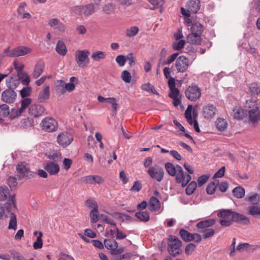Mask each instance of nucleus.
Returning <instances> with one entry per match:
<instances>
[{
	"label": "nucleus",
	"mask_w": 260,
	"mask_h": 260,
	"mask_svg": "<svg viewBox=\"0 0 260 260\" xmlns=\"http://www.w3.org/2000/svg\"><path fill=\"white\" fill-rule=\"evenodd\" d=\"M185 43V42L184 40H179L178 42H175L173 44V48L175 50H179L184 47Z\"/></svg>",
	"instance_id": "obj_58"
},
{
	"label": "nucleus",
	"mask_w": 260,
	"mask_h": 260,
	"mask_svg": "<svg viewBox=\"0 0 260 260\" xmlns=\"http://www.w3.org/2000/svg\"><path fill=\"white\" fill-rule=\"evenodd\" d=\"M28 106V113L31 116L39 117L42 115L45 112L44 107L39 104H30Z\"/></svg>",
	"instance_id": "obj_14"
},
{
	"label": "nucleus",
	"mask_w": 260,
	"mask_h": 260,
	"mask_svg": "<svg viewBox=\"0 0 260 260\" xmlns=\"http://www.w3.org/2000/svg\"><path fill=\"white\" fill-rule=\"evenodd\" d=\"M245 201L250 203L251 205L253 204H259L260 203V194L256 193L251 192L247 194Z\"/></svg>",
	"instance_id": "obj_27"
},
{
	"label": "nucleus",
	"mask_w": 260,
	"mask_h": 260,
	"mask_svg": "<svg viewBox=\"0 0 260 260\" xmlns=\"http://www.w3.org/2000/svg\"><path fill=\"white\" fill-rule=\"evenodd\" d=\"M250 247V245L247 243H242L236 247L237 252H243L247 250Z\"/></svg>",
	"instance_id": "obj_60"
},
{
	"label": "nucleus",
	"mask_w": 260,
	"mask_h": 260,
	"mask_svg": "<svg viewBox=\"0 0 260 260\" xmlns=\"http://www.w3.org/2000/svg\"><path fill=\"white\" fill-rule=\"evenodd\" d=\"M55 49L57 53L62 56H64L67 53L66 46L61 40H59L57 42Z\"/></svg>",
	"instance_id": "obj_32"
},
{
	"label": "nucleus",
	"mask_w": 260,
	"mask_h": 260,
	"mask_svg": "<svg viewBox=\"0 0 260 260\" xmlns=\"http://www.w3.org/2000/svg\"><path fill=\"white\" fill-rule=\"evenodd\" d=\"M147 173L153 179L157 182H161L165 175L163 168L159 166L150 167L147 170Z\"/></svg>",
	"instance_id": "obj_6"
},
{
	"label": "nucleus",
	"mask_w": 260,
	"mask_h": 260,
	"mask_svg": "<svg viewBox=\"0 0 260 260\" xmlns=\"http://www.w3.org/2000/svg\"><path fill=\"white\" fill-rule=\"evenodd\" d=\"M16 93L11 89H7L4 91L2 94V100L7 103H12L14 102Z\"/></svg>",
	"instance_id": "obj_20"
},
{
	"label": "nucleus",
	"mask_w": 260,
	"mask_h": 260,
	"mask_svg": "<svg viewBox=\"0 0 260 260\" xmlns=\"http://www.w3.org/2000/svg\"><path fill=\"white\" fill-rule=\"evenodd\" d=\"M85 204L87 207L92 208V210L98 209V204L94 200L88 199L86 201Z\"/></svg>",
	"instance_id": "obj_61"
},
{
	"label": "nucleus",
	"mask_w": 260,
	"mask_h": 260,
	"mask_svg": "<svg viewBox=\"0 0 260 260\" xmlns=\"http://www.w3.org/2000/svg\"><path fill=\"white\" fill-rule=\"evenodd\" d=\"M191 31L196 34L202 35L203 32V26L200 23H195L191 26Z\"/></svg>",
	"instance_id": "obj_42"
},
{
	"label": "nucleus",
	"mask_w": 260,
	"mask_h": 260,
	"mask_svg": "<svg viewBox=\"0 0 260 260\" xmlns=\"http://www.w3.org/2000/svg\"><path fill=\"white\" fill-rule=\"evenodd\" d=\"M105 246L111 250L112 254H118L121 252V250L117 248V242L114 239H106L104 241Z\"/></svg>",
	"instance_id": "obj_18"
},
{
	"label": "nucleus",
	"mask_w": 260,
	"mask_h": 260,
	"mask_svg": "<svg viewBox=\"0 0 260 260\" xmlns=\"http://www.w3.org/2000/svg\"><path fill=\"white\" fill-rule=\"evenodd\" d=\"M136 216L142 221L146 222L150 219L148 213L146 211H140L136 213Z\"/></svg>",
	"instance_id": "obj_44"
},
{
	"label": "nucleus",
	"mask_w": 260,
	"mask_h": 260,
	"mask_svg": "<svg viewBox=\"0 0 260 260\" xmlns=\"http://www.w3.org/2000/svg\"><path fill=\"white\" fill-rule=\"evenodd\" d=\"M31 100L30 98H26L21 100V106L20 108H14L10 111L8 117L11 119H14L20 116L28 106L31 104Z\"/></svg>",
	"instance_id": "obj_4"
},
{
	"label": "nucleus",
	"mask_w": 260,
	"mask_h": 260,
	"mask_svg": "<svg viewBox=\"0 0 260 260\" xmlns=\"http://www.w3.org/2000/svg\"><path fill=\"white\" fill-rule=\"evenodd\" d=\"M232 217L233 221L237 222H249L248 218H247L246 216L238 213H234L232 215Z\"/></svg>",
	"instance_id": "obj_37"
},
{
	"label": "nucleus",
	"mask_w": 260,
	"mask_h": 260,
	"mask_svg": "<svg viewBox=\"0 0 260 260\" xmlns=\"http://www.w3.org/2000/svg\"><path fill=\"white\" fill-rule=\"evenodd\" d=\"M16 169L18 172L20 174V179L23 177L29 179L33 176L32 172L30 171L28 165L25 162L18 164Z\"/></svg>",
	"instance_id": "obj_13"
},
{
	"label": "nucleus",
	"mask_w": 260,
	"mask_h": 260,
	"mask_svg": "<svg viewBox=\"0 0 260 260\" xmlns=\"http://www.w3.org/2000/svg\"><path fill=\"white\" fill-rule=\"evenodd\" d=\"M50 86L48 84H45L42 90H41L38 96V100L39 102L43 103L48 100L50 97Z\"/></svg>",
	"instance_id": "obj_21"
},
{
	"label": "nucleus",
	"mask_w": 260,
	"mask_h": 260,
	"mask_svg": "<svg viewBox=\"0 0 260 260\" xmlns=\"http://www.w3.org/2000/svg\"><path fill=\"white\" fill-rule=\"evenodd\" d=\"M161 206L159 201L156 197H152L149 200L148 209L152 212H156L160 209Z\"/></svg>",
	"instance_id": "obj_24"
},
{
	"label": "nucleus",
	"mask_w": 260,
	"mask_h": 260,
	"mask_svg": "<svg viewBox=\"0 0 260 260\" xmlns=\"http://www.w3.org/2000/svg\"><path fill=\"white\" fill-rule=\"evenodd\" d=\"M81 180L85 183L90 184H100L103 183L105 181L104 179L99 175H88L84 176L81 178Z\"/></svg>",
	"instance_id": "obj_17"
},
{
	"label": "nucleus",
	"mask_w": 260,
	"mask_h": 260,
	"mask_svg": "<svg viewBox=\"0 0 260 260\" xmlns=\"http://www.w3.org/2000/svg\"><path fill=\"white\" fill-rule=\"evenodd\" d=\"M34 125V120L30 118H26L21 121V126L24 128L32 127Z\"/></svg>",
	"instance_id": "obj_48"
},
{
	"label": "nucleus",
	"mask_w": 260,
	"mask_h": 260,
	"mask_svg": "<svg viewBox=\"0 0 260 260\" xmlns=\"http://www.w3.org/2000/svg\"><path fill=\"white\" fill-rule=\"evenodd\" d=\"M139 29L137 26H132L126 29V36L128 37L135 36L139 32Z\"/></svg>",
	"instance_id": "obj_47"
},
{
	"label": "nucleus",
	"mask_w": 260,
	"mask_h": 260,
	"mask_svg": "<svg viewBox=\"0 0 260 260\" xmlns=\"http://www.w3.org/2000/svg\"><path fill=\"white\" fill-rule=\"evenodd\" d=\"M44 169L50 175H55L59 171V165L54 162H48L44 167Z\"/></svg>",
	"instance_id": "obj_22"
},
{
	"label": "nucleus",
	"mask_w": 260,
	"mask_h": 260,
	"mask_svg": "<svg viewBox=\"0 0 260 260\" xmlns=\"http://www.w3.org/2000/svg\"><path fill=\"white\" fill-rule=\"evenodd\" d=\"M19 81L23 85H28L30 81L29 75L25 72H22L17 74Z\"/></svg>",
	"instance_id": "obj_35"
},
{
	"label": "nucleus",
	"mask_w": 260,
	"mask_h": 260,
	"mask_svg": "<svg viewBox=\"0 0 260 260\" xmlns=\"http://www.w3.org/2000/svg\"><path fill=\"white\" fill-rule=\"evenodd\" d=\"M90 217L91 222H96L99 219L98 209H97L96 210H91V211L90 212Z\"/></svg>",
	"instance_id": "obj_54"
},
{
	"label": "nucleus",
	"mask_w": 260,
	"mask_h": 260,
	"mask_svg": "<svg viewBox=\"0 0 260 260\" xmlns=\"http://www.w3.org/2000/svg\"><path fill=\"white\" fill-rule=\"evenodd\" d=\"M10 113L9 107L6 104L0 105V115L4 117L8 116Z\"/></svg>",
	"instance_id": "obj_51"
},
{
	"label": "nucleus",
	"mask_w": 260,
	"mask_h": 260,
	"mask_svg": "<svg viewBox=\"0 0 260 260\" xmlns=\"http://www.w3.org/2000/svg\"><path fill=\"white\" fill-rule=\"evenodd\" d=\"M186 98L191 101H196L201 95L200 88L196 86H190L185 90Z\"/></svg>",
	"instance_id": "obj_10"
},
{
	"label": "nucleus",
	"mask_w": 260,
	"mask_h": 260,
	"mask_svg": "<svg viewBox=\"0 0 260 260\" xmlns=\"http://www.w3.org/2000/svg\"><path fill=\"white\" fill-rule=\"evenodd\" d=\"M201 35L191 32L187 36V41L189 43L199 45L202 41Z\"/></svg>",
	"instance_id": "obj_30"
},
{
	"label": "nucleus",
	"mask_w": 260,
	"mask_h": 260,
	"mask_svg": "<svg viewBox=\"0 0 260 260\" xmlns=\"http://www.w3.org/2000/svg\"><path fill=\"white\" fill-rule=\"evenodd\" d=\"M178 167H181L177 165L175 166L172 163L168 162L165 164V168L167 173L171 176H175L178 172Z\"/></svg>",
	"instance_id": "obj_26"
},
{
	"label": "nucleus",
	"mask_w": 260,
	"mask_h": 260,
	"mask_svg": "<svg viewBox=\"0 0 260 260\" xmlns=\"http://www.w3.org/2000/svg\"><path fill=\"white\" fill-rule=\"evenodd\" d=\"M247 214L253 216H260V204H253V205H250L248 208Z\"/></svg>",
	"instance_id": "obj_29"
},
{
	"label": "nucleus",
	"mask_w": 260,
	"mask_h": 260,
	"mask_svg": "<svg viewBox=\"0 0 260 260\" xmlns=\"http://www.w3.org/2000/svg\"><path fill=\"white\" fill-rule=\"evenodd\" d=\"M200 6V0H189L186 4L187 8L192 13H197Z\"/></svg>",
	"instance_id": "obj_25"
},
{
	"label": "nucleus",
	"mask_w": 260,
	"mask_h": 260,
	"mask_svg": "<svg viewBox=\"0 0 260 260\" xmlns=\"http://www.w3.org/2000/svg\"><path fill=\"white\" fill-rule=\"evenodd\" d=\"M121 77L123 81L126 83H130L131 81L132 77L131 74L126 70H124L122 72Z\"/></svg>",
	"instance_id": "obj_59"
},
{
	"label": "nucleus",
	"mask_w": 260,
	"mask_h": 260,
	"mask_svg": "<svg viewBox=\"0 0 260 260\" xmlns=\"http://www.w3.org/2000/svg\"><path fill=\"white\" fill-rule=\"evenodd\" d=\"M31 51L30 48L25 46H19L11 49L10 47L4 50V53L8 57H19L29 54Z\"/></svg>",
	"instance_id": "obj_2"
},
{
	"label": "nucleus",
	"mask_w": 260,
	"mask_h": 260,
	"mask_svg": "<svg viewBox=\"0 0 260 260\" xmlns=\"http://www.w3.org/2000/svg\"><path fill=\"white\" fill-rule=\"evenodd\" d=\"M141 88L148 92L156 95L158 94V92L156 91L154 86L149 83L142 84L141 86Z\"/></svg>",
	"instance_id": "obj_41"
},
{
	"label": "nucleus",
	"mask_w": 260,
	"mask_h": 260,
	"mask_svg": "<svg viewBox=\"0 0 260 260\" xmlns=\"http://www.w3.org/2000/svg\"><path fill=\"white\" fill-rule=\"evenodd\" d=\"M148 1L153 6L152 8H150V9L153 10L157 7H162L165 2V0H148Z\"/></svg>",
	"instance_id": "obj_50"
},
{
	"label": "nucleus",
	"mask_w": 260,
	"mask_h": 260,
	"mask_svg": "<svg viewBox=\"0 0 260 260\" xmlns=\"http://www.w3.org/2000/svg\"><path fill=\"white\" fill-rule=\"evenodd\" d=\"M31 88L29 87H25L22 88L20 91V95L24 99L30 94Z\"/></svg>",
	"instance_id": "obj_64"
},
{
	"label": "nucleus",
	"mask_w": 260,
	"mask_h": 260,
	"mask_svg": "<svg viewBox=\"0 0 260 260\" xmlns=\"http://www.w3.org/2000/svg\"><path fill=\"white\" fill-rule=\"evenodd\" d=\"M6 84L9 89L13 90L18 86L19 84V81L17 79L11 78L10 79L6 80Z\"/></svg>",
	"instance_id": "obj_43"
},
{
	"label": "nucleus",
	"mask_w": 260,
	"mask_h": 260,
	"mask_svg": "<svg viewBox=\"0 0 260 260\" xmlns=\"http://www.w3.org/2000/svg\"><path fill=\"white\" fill-rule=\"evenodd\" d=\"M13 66L15 70L17 72V74L19 73L22 72V70L24 68V64L22 62L17 60H15L13 62Z\"/></svg>",
	"instance_id": "obj_52"
},
{
	"label": "nucleus",
	"mask_w": 260,
	"mask_h": 260,
	"mask_svg": "<svg viewBox=\"0 0 260 260\" xmlns=\"http://www.w3.org/2000/svg\"><path fill=\"white\" fill-rule=\"evenodd\" d=\"M216 112V108L212 104H208L203 107V115L207 119H210L214 117Z\"/></svg>",
	"instance_id": "obj_15"
},
{
	"label": "nucleus",
	"mask_w": 260,
	"mask_h": 260,
	"mask_svg": "<svg viewBox=\"0 0 260 260\" xmlns=\"http://www.w3.org/2000/svg\"><path fill=\"white\" fill-rule=\"evenodd\" d=\"M10 196V192L8 188L6 186L0 187V201H5Z\"/></svg>",
	"instance_id": "obj_40"
},
{
	"label": "nucleus",
	"mask_w": 260,
	"mask_h": 260,
	"mask_svg": "<svg viewBox=\"0 0 260 260\" xmlns=\"http://www.w3.org/2000/svg\"><path fill=\"white\" fill-rule=\"evenodd\" d=\"M247 112L242 108H235L234 109L233 116L235 118L237 119H242L247 115Z\"/></svg>",
	"instance_id": "obj_33"
},
{
	"label": "nucleus",
	"mask_w": 260,
	"mask_h": 260,
	"mask_svg": "<svg viewBox=\"0 0 260 260\" xmlns=\"http://www.w3.org/2000/svg\"><path fill=\"white\" fill-rule=\"evenodd\" d=\"M90 52L88 50H78L75 53V61L80 68L86 67L89 63L88 56Z\"/></svg>",
	"instance_id": "obj_3"
},
{
	"label": "nucleus",
	"mask_w": 260,
	"mask_h": 260,
	"mask_svg": "<svg viewBox=\"0 0 260 260\" xmlns=\"http://www.w3.org/2000/svg\"><path fill=\"white\" fill-rule=\"evenodd\" d=\"M16 208L15 195L11 197L6 203V208L8 211H14Z\"/></svg>",
	"instance_id": "obj_38"
},
{
	"label": "nucleus",
	"mask_w": 260,
	"mask_h": 260,
	"mask_svg": "<svg viewBox=\"0 0 260 260\" xmlns=\"http://www.w3.org/2000/svg\"><path fill=\"white\" fill-rule=\"evenodd\" d=\"M106 56V52L102 51H98L93 52L91 57L93 61H99L101 60L104 59Z\"/></svg>",
	"instance_id": "obj_36"
},
{
	"label": "nucleus",
	"mask_w": 260,
	"mask_h": 260,
	"mask_svg": "<svg viewBox=\"0 0 260 260\" xmlns=\"http://www.w3.org/2000/svg\"><path fill=\"white\" fill-rule=\"evenodd\" d=\"M45 69V63L42 61H38L34 67L32 73V77L34 79L38 78L43 72Z\"/></svg>",
	"instance_id": "obj_23"
},
{
	"label": "nucleus",
	"mask_w": 260,
	"mask_h": 260,
	"mask_svg": "<svg viewBox=\"0 0 260 260\" xmlns=\"http://www.w3.org/2000/svg\"><path fill=\"white\" fill-rule=\"evenodd\" d=\"M78 83V79L75 77H72L70 78V82L64 85V88L69 91H73L75 88V84Z\"/></svg>",
	"instance_id": "obj_34"
},
{
	"label": "nucleus",
	"mask_w": 260,
	"mask_h": 260,
	"mask_svg": "<svg viewBox=\"0 0 260 260\" xmlns=\"http://www.w3.org/2000/svg\"><path fill=\"white\" fill-rule=\"evenodd\" d=\"M48 25L54 30L60 32H63L66 30V25L59 19H51L48 22Z\"/></svg>",
	"instance_id": "obj_19"
},
{
	"label": "nucleus",
	"mask_w": 260,
	"mask_h": 260,
	"mask_svg": "<svg viewBox=\"0 0 260 260\" xmlns=\"http://www.w3.org/2000/svg\"><path fill=\"white\" fill-rule=\"evenodd\" d=\"M201 232L204 233V234L203 235V238L204 239L211 237L215 234V230L213 229H206L202 231Z\"/></svg>",
	"instance_id": "obj_62"
},
{
	"label": "nucleus",
	"mask_w": 260,
	"mask_h": 260,
	"mask_svg": "<svg viewBox=\"0 0 260 260\" xmlns=\"http://www.w3.org/2000/svg\"><path fill=\"white\" fill-rule=\"evenodd\" d=\"M43 234L42 233H40V236H38L37 240L34 242L33 244V247L35 249H40L43 246V240L42 237Z\"/></svg>",
	"instance_id": "obj_49"
},
{
	"label": "nucleus",
	"mask_w": 260,
	"mask_h": 260,
	"mask_svg": "<svg viewBox=\"0 0 260 260\" xmlns=\"http://www.w3.org/2000/svg\"><path fill=\"white\" fill-rule=\"evenodd\" d=\"M215 223V220L214 219H208L198 222L197 224V227L203 230L208 229V228L212 226Z\"/></svg>",
	"instance_id": "obj_28"
},
{
	"label": "nucleus",
	"mask_w": 260,
	"mask_h": 260,
	"mask_svg": "<svg viewBox=\"0 0 260 260\" xmlns=\"http://www.w3.org/2000/svg\"><path fill=\"white\" fill-rule=\"evenodd\" d=\"M73 141V136L68 132H63L57 137V142L61 147L64 148L71 144Z\"/></svg>",
	"instance_id": "obj_9"
},
{
	"label": "nucleus",
	"mask_w": 260,
	"mask_h": 260,
	"mask_svg": "<svg viewBox=\"0 0 260 260\" xmlns=\"http://www.w3.org/2000/svg\"><path fill=\"white\" fill-rule=\"evenodd\" d=\"M190 65L188 59L184 55L180 56L176 60L175 67L178 72H185Z\"/></svg>",
	"instance_id": "obj_8"
},
{
	"label": "nucleus",
	"mask_w": 260,
	"mask_h": 260,
	"mask_svg": "<svg viewBox=\"0 0 260 260\" xmlns=\"http://www.w3.org/2000/svg\"><path fill=\"white\" fill-rule=\"evenodd\" d=\"M232 212L229 209H223L219 211L217 216L219 217H222L223 218H228V217L232 215Z\"/></svg>",
	"instance_id": "obj_55"
},
{
	"label": "nucleus",
	"mask_w": 260,
	"mask_h": 260,
	"mask_svg": "<svg viewBox=\"0 0 260 260\" xmlns=\"http://www.w3.org/2000/svg\"><path fill=\"white\" fill-rule=\"evenodd\" d=\"M176 181L185 187L190 181L191 178L188 173H184L181 167H178V172L176 175Z\"/></svg>",
	"instance_id": "obj_7"
},
{
	"label": "nucleus",
	"mask_w": 260,
	"mask_h": 260,
	"mask_svg": "<svg viewBox=\"0 0 260 260\" xmlns=\"http://www.w3.org/2000/svg\"><path fill=\"white\" fill-rule=\"evenodd\" d=\"M216 127L220 132H223L227 129L228 124L225 119L218 118L215 122Z\"/></svg>",
	"instance_id": "obj_31"
},
{
	"label": "nucleus",
	"mask_w": 260,
	"mask_h": 260,
	"mask_svg": "<svg viewBox=\"0 0 260 260\" xmlns=\"http://www.w3.org/2000/svg\"><path fill=\"white\" fill-rule=\"evenodd\" d=\"M182 242L177 237L172 236L170 238L168 244V251L173 256H176L180 253V248Z\"/></svg>",
	"instance_id": "obj_5"
},
{
	"label": "nucleus",
	"mask_w": 260,
	"mask_h": 260,
	"mask_svg": "<svg viewBox=\"0 0 260 260\" xmlns=\"http://www.w3.org/2000/svg\"><path fill=\"white\" fill-rule=\"evenodd\" d=\"M73 11L80 15L88 16L95 12L94 6L92 4L85 6H78L73 8Z\"/></svg>",
	"instance_id": "obj_12"
},
{
	"label": "nucleus",
	"mask_w": 260,
	"mask_h": 260,
	"mask_svg": "<svg viewBox=\"0 0 260 260\" xmlns=\"http://www.w3.org/2000/svg\"><path fill=\"white\" fill-rule=\"evenodd\" d=\"M180 235L182 239L185 242L191 241L192 234L189 233L186 230L181 229L180 231Z\"/></svg>",
	"instance_id": "obj_46"
},
{
	"label": "nucleus",
	"mask_w": 260,
	"mask_h": 260,
	"mask_svg": "<svg viewBox=\"0 0 260 260\" xmlns=\"http://www.w3.org/2000/svg\"><path fill=\"white\" fill-rule=\"evenodd\" d=\"M178 54V53H175L168 56L167 60L162 63V65H169L173 62L175 59H177Z\"/></svg>",
	"instance_id": "obj_56"
},
{
	"label": "nucleus",
	"mask_w": 260,
	"mask_h": 260,
	"mask_svg": "<svg viewBox=\"0 0 260 260\" xmlns=\"http://www.w3.org/2000/svg\"><path fill=\"white\" fill-rule=\"evenodd\" d=\"M115 6L112 3H109L106 4L103 8L104 11L106 14H111L114 12Z\"/></svg>",
	"instance_id": "obj_57"
},
{
	"label": "nucleus",
	"mask_w": 260,
	"mask_h": 260,
	"mask_svg": "<svg viewBox=\"0 0 260 260\" xmlns=\"http://www.w3.org/2000/svg\"><path fill=\"white\" fill-rule=\"evenodd\" d=\"M233 193L235 197L238 199L243 198L245 194L244 188L241 186H237L233 190Z\"/></svg>",
	"instance_id": "obj_39"
},
{
	"label": "nucleus",
	"mask_w": 260,
	"mask_h": 260,
	"mask_svg": "<svg viewBox=\"0 0 260 260\" xmlns=\"http://www.w3.org/2000/svg\"><path fill=\"white\" fill-rule=\"evenodd\" d=\"M192 111V106L191 105L188 106L187 109L185 112V117L188 122V123L190 125H193L194 128L197 132H200V128L199 126V124L198 121L194 119L193 120L191 113Z\"/></svg>",
	"instance_id": "obj_16"
},
{
	"label": "nucleus",
	"mask_w": 260,
	"mask_h": 260,
	"mask_svg": "<svg viewBox=\"0 0 260 260\" xmlns=\"http://www.w3.org/2000/svg\"><path fill=\"white\" fill-rule=\"evenodd\" d=\"M9 229L16 230L17 229V218L16 215L11 213L10 214V219L9 223Z\"/></svg>",
	"instance_id": "obj_45"
},
{
	"label": "nucleus",
	"mask_w": 260,
	"mask_h": 260,
	"mask_svg": "<svg viewBox=\"0 0 260 260\" xmlns=\"http://www.w3.org/2000/svg\"><path fill=\"white\" fill-rule=\"evenodd\" d=\"M197 183L195 181L191 182L186 189V193L187 195H191L197 188Z\"/></svg>",
	"instance_id": "obj_53"
},
{
	"label": "nucleus",
	"mask_w": 260,
	"mask_h": 260,
	"mask_svg": "<svg viewBox=\"0 0 260 260\" xmlns=\"http://www.w3.org/2000/svg\"><path fill=\"white\" fill-rule=\"evenodd\" d=\"M245 108L250 121L254 123L260 120V108L255 101L247 100L246 102Z\"/></svg>",
	"instance_id": "obj_1"
},
{
	"label": "nucleus",
	"mask_w": 260,
	"mask_h": 260,
	"mask_svg": "<svg viewBox=\"0 0 260 260\" xmlns=\"http://www.w3.org/2000/svg\"><path fill=\"white\" fill-rule=\"evenodd\" d=\"M42 129L48 132L55 131L57 127V121L51 117H45L41 123Z\"/></svg>",
	"instance_id": "obj_11"
},
{
	"label": "nucleus",
	"mask_w": 260,
	"mask_h": 260,
	"mask_svg": "<svg viewBox=\"0 0 260 260\" xmlns=\"http://www.w3.org/2000/svg\"><path fill=\"white\" fill-rule=\"evenodd\" d=\"M115 60L120 67H123L125 63L126 57L124 55H119L116 57Z\"/></svg>",
	"instance_id": "obj_63"
}]
</instances>
